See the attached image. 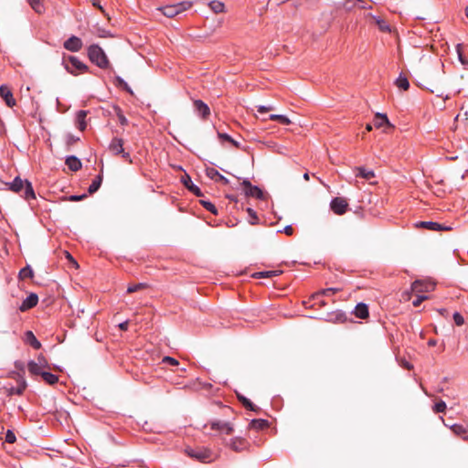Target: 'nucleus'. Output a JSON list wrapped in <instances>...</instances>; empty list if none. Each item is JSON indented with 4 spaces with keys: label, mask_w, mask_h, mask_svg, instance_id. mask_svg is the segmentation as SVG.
I'll use <instances>...</instances> for the list:
<instances>
[{
    "label": "nucleus",
    "mask_w": 468,
    "mask_h": 468,
    "mask_svg": "<svg viewBox=\"0 0 468 468\" xmlns=\"http://www.w3.org/2000/svg\"><path fill=\"white\" fill-rule=\"evenodd\" d=\"M5 186L7 189L15 193H19L24 190L22 197L27 200L36 197L31 183L27 180L23 181L19 176H16L12 183H6Z\"/></svg>",
    "instance_id": "f257e3e1"
},
{
    "label": "nucleus",
    "mask_w": 468,
    "mask_h": 468,
    "mask_svg": "<svg viewBox=\"0 0 468 468\" xmlns=\"http://www.w3.org/2000/svg\"><path fill=\"white\" fill-rule=\"evenodd\" d=\"M88 57L90 60L96 64L101 69H107L110 66V61L99 45H91L88 48Z\"/></svg>",
    "instance_id": "f03ea898"
},
{
    "label": "nucleus",
    "mask_w": 468,
    "mask_h": 468,
    "mask_svg": "<svg viewBox=\"0 0 468 468\" xmlns=\"http://www.w3.org/2000/svg\"><path fill=\"white\" fill-rule=\"evenodd\" d=\"M63 64L68 72L73 75L87 71L88 67L76 57L69 56L63 58Z\"/></svg>",
    "instance_id": "7ed1b4c3"
},
{
    "label": "nucleus",
    "mask_w": 468,
    "mask_h": 468,
    "mask_svg": "<svg viewBox=\"0 0 468 468\" xmlns=\"http://www.w3.org/2000/svg\"><path fill=\"white\" fill-rule=\"evenodd\" d=\"M191 6H192L191 2H181V3L175 4V5H165L162 8H160V10L163 12V14L165 16L174 17V16L179 15L180 13H182L183 11L189 9Z\"/></svg>",
    "instance_id": "20e7f679"
},
{
    "label": "nucleus",
    "mask_w": 468,
    "mask_h": 468,
    "mask_svg": "<svg viewBox=\"0 0 468 468\" xmlns=\"http://www.w3.org/2000/svg\"><path fill=\"white\" fill-rule=\"evenodd\" d=\"M186 452L191 458L197 459L202 463H209L212 461V452L205 448H187Z\"/></svg>",
    "instance_id": "39448f33"
},
{
    "label": "nucleus",
    "mask_w": 468,
    "mask_h": 468,
    "mask_svg": "<svg viewBox=\"0 0 468 468\" xmlns=\"http://www.w3.org/2000/svg\"><path fill=\"white\" fill-rule=\"evenodd\" d=\"M226 445L229 447L232 451L240 452L248 449L249 442L246 439L242 437H235L232 438L229 441L226 442Z\"/></svg>",
    "instance_id": "423d86ee"
},
{
    "label": "nucleus",
    "mask_w": 468,
    "mask_h": 468,
    "mask_svg": "<svg viewBox=\"0 0 468 468\" xmlns=\"http://www.w3.org/2000/svg\"><path fill=\"white\" fill-rule=\"evenodd\" d=\"M331 209L337 215H343L346 213L348 203L344 197H335L330 204Z\"/></svg>",
    "instance_id": "0eeeda50"
},
{
    "label": "nucleus",
    "mask_w": 468,
    "mask_h": 468,
    "mask_svg": "<svg viewBox=\"0 0 468 468\" xmlns=\"http://www.w3.org/2000/svg\"><path fill=\"white\" fill-rule=\"evenodd\" d=\"M210 428L212 430L218 431L227 435H230L234 431V427L230 422L222 421V420H214L210 423Z\"/></svg>",
    "instance_id": "6e6552de"
},
{
    "label": "nucleus",
    "mask_w": 468,
    "mask_h": 468,
    "mask_svg": "<svg viewBox=\"0 0 468 468\" xmlns=\"http://www.w3.org/2000/svg\"><path fill=\"white\" fill-rule=\"evenodd\" d=\"M416 228H422L431 231H441V230H450V227H446L438 222L433 221H419L415 224Z\"/></svg>",
    "instance_id": "1a4fd4ad"
},
{
    "label": "nucleus",
    "mask_w": 468,
    "mask_h": 468,
    "mask_svg": "<svg viewBox=\"0 0 468 468\" xmlns=\"http://www.w3.org/2000/svg\"><path fill=\"white\" fill-rule=\"evenodd\" d=\"M242 186H244V191L247 196L253 197L259 199L263 198V192L256 186H252L249 180H244L242 182Z\"/></svg>",
    "instance_id": "9d476101"
},
{
    "label": "nucleus",
    "mask_w": 468,
    "mask_h": 468,
    "mask_svg": "<svg viewBox=\"0 0 468 468\" xmlns=\"http://www.w3.org/2000/svg\"><path fill=\"white\" fill-rule=\"evenodd\" d=\"M64 48L71 52H78L82 48V41L80 37L72 36L64 42Z\"/></svg>",
    "instance_id": "9b49d317"
},
{
    "label": "nucleus",
    "mask_w": 468,
    "mask_h": 468,
    "mask_svg": "<svg viewBox=\"0 0 468 468\" xmlns=\"http://www.w3.org/2000/svg\"><path fill=\"white\" fill-rule=\"evenodd\" d=\"M434 286H435L434 283L425 282L417 280L411 284V292H414L417 293L423 292H430L434 289Z\"/></svg>",
    "instance_id": "f8f14e48"
},
{
    "label": "nucleus",
    "mask_w": 468,
    "mask_h": 468,
    "mask_svg": "<svg viewBox=\"0 0 468 468\" xmlns=\"http://www.w3.org/2000/svg\"><path fill=\"white\" fill-rule=\"evenodd\" d=\"M181 182L183 183V185L190 191L192 192L194 195H196L197 197H202L203 196V193L202 191L200 190V188L198 186H197L196 185L193 184L192 180H191V177L187 175V174H185L182 177H181Z\"/></svg>",
    "instance_id": "ddd939ff"
},
{
    "label": "nucleus",
    "mask_w": 468,
    "mask_h": 468,
    "mask_svg": "<svg viewBox=\"0 0 468 468\" xmlns=\"http://www.w3.org/2000/svg\"><path fill=\"white\" fill-rule=\"evenodd\" d=\"M0 96L3 98L8 107H13L16 105V100L14 99L13 93L8 86L2 85L0 87Z\"/></svg>",
    "instance_id": "4468645a"
},
{
    "label": "nucleus",
    "mask_w": 468,
    "mask_h": 468,
    "mask_svg": "<svg viewBox=\"0 0 468 468\" xmlns=\"http://www.w3.org/2000/svg\"><path fill=\"white\" fill-rule=\"evenodd\" d=\"M195 111L203 119H207L210 115L209 107L201 100L194 101Z\"/></svg>",
    "instance_id": "2eb2a0df"
},
{
    "label": "nucleus",
    "mask_w": 468,
    "mask_h": 468,
    "mask_svg": "<svg viewBox=\"0 0 468 468\" xmlns=\"http://www.w3.org/2000/svg\"><path fill=\"white\" fill-rule=\"evenodd\" d=\"M38 303V297L36 293H30L22 303L19 307L21 312L27 311L35 307Z\"/></svg>",
    "instance_id": "dca6fc26"
},
{
    "label": "nucleus",
    "mask_w": 468,
    "mask_h": 468,
    "mask_svg": "<svg viewBox=\"0 0 468 468\" xmlns=\"http://www.w3.org/2000/svg\"><path fill=\"white\" fill-rule=\"evenodd\" d=\"M206 175L210 178V179H213L215 181H219V182H222L224 185H228L229 184V179L226 178L224 176H222L221 174L218 173V170H216L215 168L213 167H207L206 169Z\"/></svg>",
    "instance_id": "f3484780"
},
{
    "label": "nucleus",
    "mask_w": 468,
    "mask_h": 468,
    "mask_svg": "<svg viewBox=\"0 0 468 468\" xmlns=\"http://www.w3.org/2000/svg\"><path fill=\"white\" fill-rule=\"evenodd\" d=\"M27 387V381L25 380V378L22 376H19L18 387L17 388H10L7 391V395L12 396L14 394H16V395L20 396L24 393Z\"/></svg>",
    "instance_id": "a211bd4d"
},
{
    "label": "nucleus",
    "mask_w": 468,
    "mask_h": 468,
    "mask_svg": "<svg viewBox=\"0 0 468 468\" xmlns=\"http://www.w3.org/2000/svg\"><path fill=\"white\" fill-rule=\"evenodd\" d=\"M109 149L116 155L123 153V140L120 138H113L109 145Z\"/></svg>",
    "instance_id": "6ab92c4d"
},
{
    "label": "nucleus",
    "mask_w": 468,
    "mask_h": 468,
    "mask_svg": "<svg viewBox=\"0 0 468 468\" xmlns=\"http://www.w3.org/2000/svg\"><path fill=\"white\" fill-rule=\"evenodd\" d=\"M27 369H28V372L30 373V375H32V376H42V374L46 370L45 367H40L39 364H37V362H35L33 360L28 362Z\"/></svg>",
    "instance_id": "aec40b11"
},
{
    "label": "nucleus",
    "mask_w": 468,
    "mask_h": 468,
    "mask_svg": "<svg viewBox=\"0 0 468 468\" xmlns=\"http://www.w3.org/2000/svg\"><path fill=\"white\" fill-rule=\"evenodd\" d=\"M374 125L376 128H381L384 125L388 127H393L392 124L389 122L387 115L382 113H377L375 115Z\"/></svg>",
    "instance_id": "412c9836"
},
{
    "label": "nucleus",
    "mask_w": 468,
    "mask_h": 468,
    "mask_svg": "<svg viewBox=\"0 0 468 468\" xmlns=\"http://www.w3.org/2000/svg\"><path fill=\"white\" fill-rule=\"evenodd\" d=\"M450 428L456 436H459L464 441H468V431L463 425L453 424L450 426Z\"/></svg>",
    "instance_id": "4be33fe9"
},
{
    "label": "nucleus",
    "mask_w": 468,
    "mask_h": 468,
    "mask_svg": "<svg viewBox=\"0 0 468 468\" xmlns=\"http://www.w3.org/2000/svg\"><path fill=\"white\" fill-rule=\"evenodd\" d=\"M25 341L29 344L34 349H39L41 343L36 338L31 331H27L25 334Z\"/></svg>",
    "instance_id": "5701e85b"
},
{
    "label": "nucleus",
    "mask_w": 468,
    "mask_h": 468,
    "mask_svg": "<svg viewBox=\"0 0 468 468\" xmlns=\"http://www.w3.org/2000/svg\"><path fill=\"white\" fill-rule=\"evenodd\" d=\"M66 165L71 171H79L81 168V162L76 156H69L66 159Z\"/></svg>",
    "instance_id": "b1692460"
},
{
    "label": "nucleus",
    "mask_w": 468,
    "mask_h": 468,
    "mask_svg": "<svg viewBox=\"0 0 468 468\" xmlns=\"http://www.w3.org/2000/svg\"><path fill=\"white\" fill-rule=\"evenodd\" d=\"M337 292H339V289H337V288L324 289L322 291H319V292H314V294H312L311 299L312 300H316V299H318L321 296H332L335 293H336Z\"/></svg>",
    "instance_id": "393cba45"
},
{
    "label": "nucleus",
    "mask_w": 468,
    "mask_h": 468,
    "mask_svg": "<svg viewBox=\"0 0 468 468\" xmlns=\"http://www.w3.org/2000/svg\"><path fill=\"white\" fill-rule=\"evenodd\" d=\"M355 315L358 318L365 319L368 316V308L365 303H358L355 308Z\"/></svg>",
    "instance_id": "a878e982"
},
{
    "label": "nucleus",
    "mask_w": 468,
    "mask_h": 468,
    "mask_svg": "<svg viewBox=\"0 0 468 468\" xmlns=\"http://www.w3.org/2000/svg\"><path fill=\"white\" fill-rule=\"evenodd\" d=\"M239 401L247 409L251 411H258L260 409L254 405L249 399L241 394H237Z\"/></svg>",
    "instance_id": "bb28decb"
},
{
    "label": "nucleus",
    "mask_w": 468,
    "mask_h": 468,
    "mask_svg": "<svg viewBox=\"0 0 468 468\" xmlns=\"http://www.w3.org/2000/svg\"><path fill=\"white\" fill-rule=\"evenodd\" d=\"M268 421L262 419L252 420L250 423V428L257 431L263 430L268 427Z\"/></svg>",
    "instance_id": "cd10ccee"
},
{
    "label": "nucleus",
    "mask_w": 468,
    "mask_h": 468,
    "mask_svg": "<svg viewBox=\"0 0 468 468\" xmlns=\"http://www.w3.org/2000/svg\"><path fill=\"white\" fill-rule=\"evenodd\" d=\"M371 19L378 27V28L381 31H383V32L390 31V27L388 25V23L385 20H383L382 18H380L379 16H371Z\"/></svg>",
    "instance_id": "c85d7f7f"
},
{
    "label": "nucleus",
    "mask_w": 468,
    "mask_h": 468,
    "mask_svg": "<svg viewBox=\"0 0 468 468\" xmlns=\"http://www.w3.org/2000/svg\"><path fill=\"white\" fill-rule=\"evenodd\" d=\"M86 116H87L86 111H80L77 113V118H76L77 125L80 131H84L86 128V122H85Z\"/></svg>",
    "instance_id": "c756f323"
},
{
    "label": "nucleus",
    "mask_w": 468,
    "mask_h": 468,
    "mask_svg": "<svg viewBox=\"0 0 468 468\" xmlns=\"http://www.w3.org/2000/svg\"><path fill=\"white\" fill-rule=\"evenodd\" d=\"M282 271H260L252 274L253 278H271L275 276H279Z\"/></svg>",
    "instance_id": "7c9ffc66"
},
{
    "label": "nucleus",
    "mask_w": 468,
    "mask_h": 468,
    "mask_svg": "<svg viewBox=\"0 0 468 468\" xmlns=\"http://www.w3.org/2000/svg\"><path fill=\"white\" fill-rule=\"evenodd\" d=\"M356 170L357 171L356 176H360L367 180L375 177V173L372 170H367L362 166L356 167Z\"/></svg>",
    "instance_id": "2f4dec72"
},
{
    "label": "nucleus",
    "mask_w": 468,
    "mask_h": 468,
    "mask_svg": "<svg viewBox=\"0 0 468 468\" xmlns=\"http://www.w3.org/2000/svg\"><path fill=\"white\" fill-rule=\"evenodd\" d=\"M208 5L210 9L216 14L223 13L225 11V5L220 1H211Z\"/></svg>",
    "instance_id": "473e14b6"
},
{
    "label": "nucleus",
    "mask_w": 468,
    "mask_h": 468,
    "mask_svg": "<svg viewBox=\"0 0 468 468\" xmlns=\"http://www.w3.org/2000/svg\"><path fill=\"white\" fill-rule=\"evenodd\" d=\"M41 377H42L43 380L49 385H54L58 381V376H56L52 373H49L46 370L44 371V373L42 374Z\"/></svg>",
    "instance_id": "72a5a7b5"
},
{
    "label": "nucleus",
    "mask_w": 468,
    "mask_h": 468,
    "mask_svg": "<svg viewBox=\"0 0 468 468\" xmlns=\"http://www.w3.org/2000/svg\"><path fill=\"white\" fill-rule=\"evenodd\" d=\"M102 182V175L97 176V177L93 180V182L89 186L88 192L90 194L95 193L101 186Z\"/></svg>",
    "instance_id": "f704fd0d"
},
{
    "label": "nucleus",
    "mask_w": 468,
    "mask_h": 468,
    "mask_svg": "<svg viewBox=\"0 0 468 468\" xmlns=\"http://www.w3.org/2000/svg\"><path fill=\"white\" fill-rule=\"evenodd\" d=\"M396 85L398 88L407 90L410 88V82L408 79L402 75H399V77L396 80Z\"/></svg>",
    "instance_id": "c9c22d12"
},
{
    "label": "nucleus",
    "mask_w": 468,
    "mask_h": 468,
    "mask_svg": "<svg viewBox=\"0 0 468 468\" xmlns=\"http://www.w3.org/2000/svg\"><path fill=\"white\" fill-rule=\"evenodd\" d=\"M269 119L271 121H277L284 125H289L292 122L288 117L280 114H271Z\"/></svg>",
    "instance_id": "e433bc0d"
},
{
    "label": "nucleus",
    "mask_w": 468,
    "mask_h": 468,
    "mask_svg": "<svg viewBox=\"0 0 468 468\" xmlns=\"http://www.w3.org/2000/svg\"><path fill=\"white\" fill-rule=\"evenodd\" d=\"M463 48H464V47L462 44H458L456 47V51H457L460 62L463 65H468V59L464 56Z\"/></svg>",
    "instance_id": "4c0bfd02"
},
{
    "label": "nucleus",
    "mask_w": 468,
    "mask_h": 468,
    "mask_svg": "<svg viewBox=\"0 0 468 468\" xmlns=\"http://www.w3.org/2000/svg\"><path fill=\"white\" fill-rule=\"evenodd\" d=\"M30 6L38 14L43 12L42 0H27Z\"/></svg>",
    "instance_id": "58836bf2"
},
{
    "label": "nucleus",
    "mask_w": 468,
    "mask_h": 468,
    "mask_svg": "<svg viewBox=\"0 0 468 468\" xmlns=\"http://www.w3.org/2000/svg\"><path fill=\"white\" fill-rule=\"evenodd\" d=\"M33 277V271L29 266L23 268L19 271V278L22 280Z\"/></svg>",
    "instance_id": "ea45409f"
},
{
    "label": "nucleus",
    "mask_w": 468,
    "mask_h": 468,
    "mask_svg": "<svg viewBox=\"0 0 468 468\" xmlns=\"http://www.w3.org/2000/svg\"><path fill=\"white\" fill-rule=\"evenodd\" d=\"M145 288H147V284L146 283L133 284V285H129L128 286L127 292L128 293H133V292H135L137 291H140V290H143V289H145Z\"/></svg>",
    "instance_id": "a19ab883"
},
{
    "label": "nucleus",
    "mask_w": 468,
    "mask_h": 468,
    "mask_svg": "<svg viewBox=\"0 0 468 468\" xmlns=\"http://www.w3.org/2000/svg\"><path fill=\"white\" fill-rule=\"evenodd\" d=\"M441 82L440 80H426V88L430 90L431 92H435L434 89H438V84Z\"/></svg>",
    "instance_id": "79ce46f5"
},
{
    "label": "nucleus",
    "mask_w": 468,
    "mask_h": 468,
    "mask_svg": "<svg viewBox=\"0 0 468 468\" xmlns=\"http://www.w3.org/2000/svg\"><path fill=\"white\" fill-rule=\"evenodd\" d=\"M201 204H202V206H203L207 210H208V211H209V212H211L212 214H214V215H217V214H218V209H217V207H215V205H214V204H212L211 202L202 200V201H201Z\"/></svg>",
    "instance_id": "37998d69"
},
{
    "label": "nucleus",
    "mask_w": 468,
    "mask_h": 468,
    "mask_svg": "<svg viewBox=\"0 0 468 468\" xmlns=\"http://www.w3.org/2000/svg\"><path fill=\"white\" fill-rule=\"evenodd\" d=\"M446 408H447V407H446V403H445L444 401H442V400H440L439 402H437V403L434 405V407H433V410H434L435 412H438V413H441H441H443V412H445Z\"/></svg>",
    "instance_id": "c03bdc74"
},
{
    "label": "nucleus",
    "mask_w": 468,
    "mask_h": 468,
    "mask_svg": "<svg viewBox=\"0 0 468 468\" xmlns=\"http://www.w3.org/2000/svg\"><path fill=\"white\" fill-rule=\"evenodd\" d=\"M37 364L40 365V367H45L46 369H49V364L47 360V358L42 355V354H39L37 357V361H36Z\"/></svg>",
    "instance_id": "a18cd8bd"
},
{
    "label": "nucleus",
    "mask_w": 468,
    "mask_h": 468,
    "mask_svg": "<svg viewBox=\"0 0 468 468\" xmlns=\"http://www.w3.org/2000/svg\"><path fill=\"white\" fill-rule=\"evenodd\" d=\"M116 82H117L118 86L122 87L126 91H128L129 93L133 94V90H131V88L128 86V84L122 78L116 77Z\"/></svg>",
    "instance_id": "49530a36"
},
{
    "label": "nucleus",
    "mask_w": 468,
    "mask_h": 468,
    "mask_svg": "<svg viewBox=\"0 0 468 468\" xmlns=\"http://www.w3.org/2000/svg\"><path fill=\"white\" fill-rule=\"evenodd\" d=\"M5 441L8 443H14L16 441V437L11 430L6 431Z\"/></svg>",
    "instance_id": "de8ad7c7"
},
{
    "label": "nucleus",
    "mask_w": 468,
    "mask_h": 468,
    "mask_svg": "<svg viewBox=\"0 0 468 468\" xmlns=\"http://www.w3.org/2000/svg\"><path fill=\"white\" fill-rule=\"evenodd\" d=\"M162 362L165 364H169L171 366H177L179 364V362L176 359L171 356L163 357Z\"/></svg>",
    "instance_id": "09e8293b"
},
{
    "label": "nucleus",
    "mask_w": 468,
    "mask_h": 468,
    "mask_svg": "<svg viewBox=\"0 0 468 468\" xmlns=\"http://www.w3.org/2000/svg\"><path fill=\"white\" fill-rule=\"evenodd\" d=\"M453 320H454V323L456 324V325H458V326L463 325L464 323V319H463V315L459 313H455L453 314Z\"/></svg>",
    "instance_id": "8fccbe9b"
},
{
    "label": "nucleus",
    "mask_w": 468,
    "mask_h": 468,
    "mask_svg": "<svg viewBox=\"0 0 468 468\" xmlns=\"http://www.w3.org/2000/svg\"><path fill=\"white\" fill-rule=\"evenodd\" d=\"M428 299V296L426 295H418L417 298L412 302V304L415 307H418L421 304V303Z\"/></svg>",
    "instance_id": "3c124183"
},
{
    "label": "nucleus",
    "mask_w": 468,
    "mask_h": 468,
    "mask_svg": "<svg viewBox=\"0 0 468 468\" xmlns=\"http://www.w3.org/2000/svg\"><path fill=\"white\" fill-rule=\"evenodd\" d=\"M257 108H258V112L261 113H265V112H271L274 109L273 106H271V105H269V106L260 105Z\"/></svg>",
    "instance_id": "603ef678"
},
{
    "label": "nucleus",
    "mask_w": 468,
    "mask_h": 468,
    "mask_svg": "<svg viewBox=\"0 0 468 468\" xmlns=\"http://www.w3.org/2000/svg\"><path fill=\"white\" fill-rule=\"evenodd\" d=\"M86 197H87L86 194L80 195V196L73 195V196H69L68 197V200H69V201H80V200H83Z\"/></svg>",
    "instance_id": "864d4df0"
},
{
    "label": "nucleus",
    "mask_w": 468,
    "mask_h": 468,
    "mask_svg": "<svg viewBox=\"0 0 468 468\" xmlns=\"http://www.w3.org/2000/svg\"><path fill=\"white\" fill-rule=\"evenodd\" d=\"M120 154H122V157L125 161H127L129 164H132V163H133V160H132V158H131V155H130V154H129L128 152H125V151L123 150V153H121Z\"/></svg>",
    "instance_id": "5fc2aeb1"
},
{
    "label": "nucleus",
    "mask_w": 468,
    "mask_h": 468,
    "mask_svg": "<svg viewBox=\"0 0 468 468\" xmlns=\"http://www.w3.org/2000/svg\"><path fill=\"white\" fill-rule=\"evenodd\" d=\"M410 298H411V292L407 291V292H404L401 294V300H402V301L407 302V301H410Z\"/></svg>",
    "instance_id": "6e6d98bb"
},
{
    "label": "nucleus",
    "mask_w": 468,
    "mask_h": 468,
    "mask_svg": "<svg viewBox=\"0 0 468 468\" xmlns=\"http://www.w3.org/2000/svg\"><path fill=\"white\" fill-rule=\"evenodd\" d=\"M218 138H220L222 140L229 141V142H230L232 139L229 134L224 133H218Z\"/></svg>",
    "instance_id": "4d7b16f0"
},
{
    "label": "nucleus",
    "mask_w": 468,
    "mask_h": 468,
    "mask_svg": "<svg viewBox=\"0 0 468 468\" xmlns=\"http://www.w3.org/2000/svg\"><path fill=\"white\" fill-rule=\"evenodd\" d=\"M400 365H401L403 367H405L406 369H409V370H410V369H411V368L413 367V366H412L410 363H409L408 361H406V360H404V359H402V360L400 361Z\"/></svg>",
    "instance_id": "13d9d810"
},
{
    "label": "nucleus",
    "mask_w": 468,
    "mask_h": 468,
    "mask_svg": "<svg viewBox=\"0 0 468 468\" xmlns=\"http://www.w3.org/2000/svg\"><path fill=\"white\" fill-rule=\"evenodd\" d=\"M91 3L93 5V6L97 7L99 10H101L102 13H105L104 9L102 8V6L100 4V1L99 0H91Z\"/></svg>",
    "instance_id": "bf43d9fd"
},
{
    "label": "nucleus",
    "mask_w": 468,
    "mask_h": 468,
    "mask_svg": "<svg viewBox=\"0 0 468 468\" xmlns=\"http://www.w3.org/2000/svg\"><path fill=\"white\" fill-rule=\"evenodd\" d=\"M284 233L288 236H292L293 234V229L292 226H287L284 228Z\"/></svg>",
    "instance_id": "052dcab7"
},
{
    "label": "nucleus",
    "mask_w": 468,
    "mask_h": 468,
    "mask_svg": "<svg viewBox=\"0 0 468 468\" xmlns=\"http://www.w3.org/2000/svg\"><path fill=\"white\" fill-rule=\"evenodd\" d=\"M129 322L124 321L119 324V328L122 331H126L128 329Z\"/></svg>",
    "instance_id": "680f3d73"
},
{
    "label": "nucleus",
    "mask_w": 468,
    "mask_h": 468,
    "mask_svg": "<svg viewBox=\"0 0 468 468\" xmlns=\"http://www.w3.org/2000/svg\"><path fill=\"white\" fill-rule=\"evenodd\" d=\"M65 254H66L67 259H68L70 262H72L76 267H78V266H79V265H78V263H77V261L72 258V256H71L68 251H65Z\"/></svg>",
    "instance_id": "e2e57ef3"
},
{
    "label": "nucleus",
    "mask_w": 468,
    "mask_h": 468,
    "mask_svg": "<svg viewBox=\"0 0 468 468\" xmlns=\"http://www.w3.org/2000/svg\"><path fill=\"white\" fill-rule=\"evenodd\" d=\"M315 301L316 302L314 304H318L320 307H324L326 305V303L324 300H321L320 297L318 299H316Z\"/></svg>",
    "instance_id": "0e129e2a"
},
{
    "label": "nucleus",
    "mask_w": 468,
    "mask_h": 468,
    "mask_svg": "<svg viewBox=\"0 0 468 468\" xmlns=\"http://www.w3.org/2000/svg\"><path fill=\"white\" fill-rule=\"evenodd\" d=\"M119 121L122 125H125L128 122L127 119L122 114L119 115Z\"/></svg>",
    "instance_id": "69168bd1"
},
{
    "label": "nucleus",
    "mask_w": 468,
    "mask_h": 468,
    "mask_svg": "<svg viewBox=\"0 0 468 468\" xmlns=\"http://www.w3.org/2000/svg\"><path fill=\"white\" fill-rule=\"evenodd\" d=\"M16 367L21 371H24V364L22 362H16L15 364Z\"/></svg>",
    "instance_id": "338daca9"
},
{
    "label": "nucleus",
    "mask_w": 468,
    "mask_h": 468,
    "mask_svg": "<svg viewBox=\"0 0 468 468\" xmlns=\"http://www.w3.org/2000/svg\"><path fill=\"white\" fill-rule=\"evenodd\" d=\"M248 212L253 218H257L256 213L253 211V209L248 208Z\"/></svg>",
    "instance_id": "774afa93"
}]
</instances>
